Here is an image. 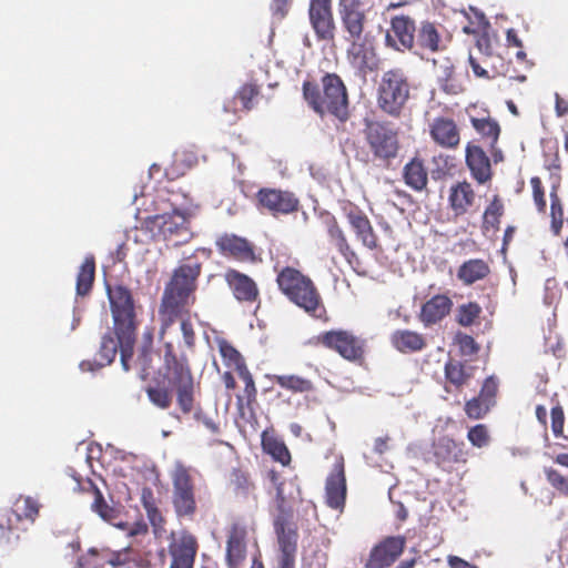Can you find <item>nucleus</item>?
Wrapping results in <instances>:
<instances>
[{
  "label": "nucleus",
  "instance_id": "31",
  "mask_svg": "<svg viewBox=\"0 0 568 568\" xmlns=\"http://www.w3.org/2000/svg\"><path fill=\"white\" fill-rule=\"evenodd\" d=\"M415 48L430 53H435L445 49L442 34L433 22H420V26L416 31Z\"/></svg>",
  "mask_w": 568,
  "mask_h": 568
},
{
  "label": "nucleus",
  "instance_id": "30",
  "mask_svg": "<svg viewBox=\"0 0 568 568\" xmlns=\"http://www.w3.org/2000/svg\"><path fill=\"white\" fill-rule=\"evenodd\" d=\"M434 458L443 469L452 467L456 463L466 462L462 444L449 437H442L434 444Z\"/></svg>",
  "mask_w": 568,
  "mask_h": 568
},
{
  "label": "nucleus",
  "instance_id": "12",
  "mask_svg": "<svg viewBox=\"0 0 568 568\" xmlns=\"http://www.w3.org/2000/svg\"><path fill=\"white\" fill-rule=\"evenodd\" d=\"M273 528L280 549V564L295 565L298 529L292 507L276 509Z\"/></svg>",
  "mask_w": 568,
  "mask_h": 568
},
{
  "label": "nucleus",
  "instance_id": "9",
  "mask_svg": "<svg viewBox=\"0 0 568 568\" xmlns=\"http://www.w3.org/2000/svg\"><path fill=\"white\" fill-rule=\"evenodd\" d=\"M171 503L178 518L192 520L197 513L196 487L191 467L178 462L171 471Z\"/></svg>",
  "mask_w": 568,
  "mask_h": 568
},
{
  "label": "nucleus",
  "instance_id": "63",
  "mask_svg": "<svg viewBox=\"0 0 568 568\" xmlns=\"http://www.w3.org/2000/svg\"><path fill=\"white\" fill-rule=\"evenodd\" d=\"M141 503L145 511L149 510L150 507L156 506L153 491L150 488H144L142 490Z\"/></svg>",
  "mask_w": 568,
  "mask_h": 568
},
{
  "label": "nucleus",
  "instance_id": "17",
  "mask_svg": "<svg viewBox=\"0 0 568 568\" xmlns=\"http://www.w3.org/2000/svg\"><path fill=\"white\" fill-rule=\"evenodd\" d=\"M223 278L239 303L247 305L260 303V288L251 276L230 267L225 270Z\"/></svg>",
  "mask_w": 568,
  "mask_h": 568
},
{
  "label": "nucleus",
  "instance_id": "38",
  "mask_svg": "<svg viewBox=\"0 0 568 568\" xmlns=\"http://www.w3.org/2000/svg\"><path fill=\"white\" fill-rule=\"evenodd\" d=\"M405 183L415 191H423L428 183V173L418 158L412 159L403 170Z\"/></svg>",
  "mask_w": 568,
  "mask_h": 568
},
{
  "label": "nucleus",
  "instance_id": "3",
  "mask_svg": "<svg viewBox=\"0 0 568 568\" xmlns=\"http://www.w3.org/2000/svg\"><path fill=\"white\" fill-rule=\"evenodd\" d=\"M201 272L202 264L196 260H189L174 268L170 281L164 286L159 306V316L163 317L166 326L183 310L195 304Z\"/></svg>",
  "mask_w": 568,
  "mask_h": 568
},
{
  "label": "nucleus",
  "instance_id": "24",
  "mask_svg": "<svg viewBox=\"0 0 568 568\" xmlns=\"http://www.w3.org/2000/svg\"><path fill=\"white\" fill-rule=\"evenodd\" d=\"M473 367L462 363L457 359H449L444 366V390L447 394L458 396L465 386L469 384L473 378Z\"/></svg>",
  "mask_w": 568,
  "mask_h": 568
},
{
  "label": "nucleus",
  "instance_id": "50",
  "mask_svg": "<svg viewBox=\"0 0 568 568\" xmlns=\"http://www.w3.org/2000/svg\"><path fill=\"white\" fill-rule=\"evenodd\" d=\"M267 479L270 483L274 486L276 495H275V503H276V509L281 508H287L291 507L287 505L285 495H284V479L282 478L281 474L275 469H270L267 471Z\"/></svg>",
  "mask_w": 568,
  "mask_h": 568
},
{
  "label": "nucleus",
  "instance_id": "62",
  "mask_svg": "<svg viewBox=\"0 0 568 568\" xmlns=\"http://www.w3.org/2000/svg\"><path fill=\"white\" fill-rule=\"evenodd\" d=\"M476 47L478 48V50L486 54V55H490L491 53V44H490V39L487 34H480L477 39H476Z\"/></svg>",
  "mask_w": 568,
  "mask_h": 568
},
{
  "label": "nucleus",
  "instance_id": "23",
  "mask_svg": "<svg viewBox=\"0 0 568 568\" xmlns=\"http://www.w3.org/2000/svg\"><path fill=\"white\" fill-rule=\"evenodd\" d=\"M429 136L443 149L455 150L460 144V130L454 119L436 116L429 123Z\"/></svg>",
  "mask_w": 568,
  "mask_h": 568
},
{
  "label": "nucleus",
  "instance_id": "51",
  "mask_svg": "<svg viewBox=\"0 0 568 568\" xmlns=\"http://www.w3.org/2000/svg\"><path fill=\"white\" fill-rule=\"evenodd\" d=\"M136 362L141 367L143 377L150 374L152 369V337L149 335V342L145 343L140 349Z\"/></svg>",
  "mask_w": 568,
  "mask_h": 568
},
{
  "label": "nucleus",
  "instance_id": "57",
  "mask_svg": "<svg viewBox=\"0 0 568 568\" xmlns=\"http://www.w3.org/2000/svg\"><path fill=\"white\" fill-rule=\"evenodd\" d=\"M459 347L464 355H474L478 352L479 347L474 339V337L469 335H463L459 338Z\"/></svg>",
  "mask_w": 568,
  "mask_h": 568
},
{
  "label": "nucleus",
  "instance_id": "27",
  "mask_svg": "<svg viewBox=\"0 0 568 568\" xmlns=\"http://www.w3.org/2000/svg\"><path fill=\"white\" fill-rule=\"evenodd\" d=\"M322 223L325 227L327 236L331 243L337 248L341 255L347 261L348 264H353L357 260L356 253L352 250L347 237L339 226L336 217L326 212L321 216Z\"/></svg>",
  "mask_w": 568,
  "mask_h": 568
},
{
  "label": "nucleus",
  "instance_id": "20",
  "mask_svg": "<svg viewBox=\"0 0 568 568\" xmlns=\"http://www.w3.org/2000/svg\"><path fill=\"white\" fill-rule=\"evenodd\" d=\"M406 539L403 536L386 537L369 554L365 568H387L403 554Z\"/></svg>",
  "mask_w": 568,
  "mask_h": 568
},
{
  "label": "nucleus",
  "instance_id": "22",
  "mask_svg": "<svg viewBox=\"0 0 568 568\" xmlns=\"http://www.w3.org/2000/svg\"><path fill=\"white\" fill-rule=\"evenodd\" d=\"M197 550L196 537L189 531H182L180 537L169 546L172 557L170 568H193Z\"/></svg>",
  "mask_w": 568,
  "mask_h": 568
},
{
  "label": "nucleus",
  "instance_id": "40",
  "mask_svg": "<svg viewBox=\"0 0 568 568\" xmlns=\"http://www.w3.org/2000/svg\"><path fill=\"white\" fill-rule=\"evenodd\" d=\"M273 382L293 394H310L315 390L314 383L311 379L295 374L274 375Z\"/></svg>",
  "mask_w": 568,
  "mask_h": 568
},
{
  "label": "nucleus",
  "instance_id": "58",
  "mask_svg": "<svg viewBox=\"0 0 568 568\" xmlns=\"http://www.w3.org/2000/svg\"><path fill=\"white\" fill-rule=\"evenodd\" d=\"M145 513H146L148 519L150 520L151 525L155 529H160L164 526L165 519H164L161 510L159 509L158 505L154 507H150V509L146 510Z\"/></svg>",
  "mask_w": 568,
  "mask_h": 568
},
{
  "label": "nucleus",
  "instance_id": "36",
  "mask_svg": "<svg viewBox=\"0 0 568 568\" xmlns=\"http://www.w3.org/2000/svg\"><path fill=\"white\" fill-rule=\"evenodd\" d=\"M41 504L31 496L20 495L13 503L11 509L7 510L14 523L21 526L22 521L33 524L39 516Z\"/></svg>",
  "mask_w": 568,
  "mask_h": 568
},
{
  "label": "nucleus",
  "instance_id": "32",
  "mask_svg": "<svg viewBox=\"0 0 568 568\" xmlns=\"http://www.w3.org/2000/svg\"><path fill=\"white\" fill-rule=\"evenodd\" d=\"M121 351L120 339L116 336V339L112 336L111 333H106L102 336L101 345L99 348V362L83 361L80 364L82 371L93 372L98 368L110 365L115 356L118 351Z\"/></svg>",
  "mask_w": 568,
  "mask_h": 568
},
{
  "label": "nucleus",
  "instance_id": "5",
  "mask_svg": "<svg viewBox=\"0 0 568 568\" xmlns=\"http://www.w3.org/2000/svg\"><path fill=\"white\" fill-rule=\"evenodd\" d=\"M108 296L113 317L114 333L121 344V365L130 371L136 339L134 301L129 288L123 285L108 286Z\"/></svg>",
  "mask_w": 568,
  "mask_h": 568
},
{
  "label": "nucleus",
  "instance_id": "18",
  "mask_svg": "<svg viewBox=\"0 0 568 568\" xmlns=\"http://www.w3.org/2000/svg\"><path fill=\"white\" fill-rule=\"evenodd\" d=\"M346 494L344 458L338 457L325 481V503L329 508L343 511Z\"/></svg>",
  "mask_w": 568,
  "mask_h": 568
},
{
  "label": "nucleus",
  "instance_id": "11",
  "mask_svg": "<svg viewBox=\"0 0 568 568\" xmlns=\"http://www.w3.org/2000/svg\"><path fill=\"white\" fill-rule=\"evenodd\" d=\"M141 229L154 241L174 240L175 244L186 242L191 235L187 217L179 211L146 216Z\"/></svg>",
  "mask_w": 568,
  "mask_h": 568
},
{
  "label": "nucleus",
  "instance_id": "25",
  "mask_svg": "<svg viewBox=\"0 0 568 568\" xmlns=\"http://www.w3.org/2000/svg\"><path fill=\"white\" fill-rule=\"evenodd\" d=\"M465 160L471 178L478 184H485L491 180L490 160L479 145L468 143L465 150Z\"/></svg>",
  "mask_w": 568,
  "mask_h": 568
},
{
  "label": "nucleus",
  "instance_id": "29",
  "mask_svg": "<svg viewBox=\"0 0 568 568\" xmlns=\"http://www.w3.org/2000/svg\"><path fill=\"white\" fill-rule=\"evenodd\" d=\"M476 193L471 184L462 181L453 184L449 189L448 203L455 216L465 215L475 205Z\"/></svg>",
  "mask_w": 568,
  "mask_h": 568
},
{
  "label": "nucleus",
  "instance_id": "37",
  "mask_svg": "<svg viewBox=\"0 0 568 568\" xmlns=\"http://www.w3.org/2000/svg\"><path fill=\"white\" fill-rule=\"evenodd\" d=\"M230 486L236 497L257 499L256 484L251 474L243 468H233L230 473Z\"/></svg>",
  "mask_w": 568,
  "mask_h": 568
},
{
  "label": "nucleus",
  "instance_id": "47",
  "mask_svg": "<svg viewBox=\"0 0 568 568\" xmlns=\"http://www.w3.org/2000/svg\"><path fill=\"white\" fill-rule=\"evenodd\" d=\"M260 95V87L256 83L248 82L243 84L236 92L234 99L239 100L244 111H251L254 108V100Z\"/></svg>",
  "mask_w": 568,
  "mask_h": 568
},
{
  "label": "nucleus",
  "instance_id": "43",
  "mask_svg": "<svg viewBox=\"0 0 568 568\" xmlns=\"http://www.w3.org/2000/svg\"><path fill=\"white\" fill-rule=\"evenodd\" d=\"M504 203L498 195H494L493 200L485 209L483 215V230L484 232H497L500 225V219L504 215Z\"/></svg>",
  "mask_w": 568,
  "mask_h": 568
},
{
  "label": "nucleus",
  "instance_id": "16",
  "mask_svg": "<svg viewBox=\"0 0 568 568\" xmlns=\"http://www.w3.org/2000/svg\"><path fill=\"white\" fill-rule=\"evenodd\" d=\"M247 526L233 521L226 530L225 562L227 568H242L247 554Z\"/></svg>",
  "mask_w": 568,
  "mask_h": 568
},
{
  "label": "nucleus",
  "instance_id": "6",
  "mask_svg": "<svg viewBox=\"0 0 568 568\" xmlns=\"http://www.w3.org/2000/svg\"><path fill=\"white\" fill-rule=\"evenodd\" d=\"M276 284L280 292L294 305L308 315L322 320L326 308L321 293L313 280L293 266L277 271Z\"/></svg>",
  "mask_w": 568,
  "mask_h": 568
},
{
  "label": "nucleus",
  "instance_id": "54",
  "mask_svg": "<svg viewBox=\"0 0 568 568\" xmlns=\"http://www.w3.org/2000/svg\"><path fill=\"white\" fill-rule=\"evenodd\" d=\"M551 430L555 437L564 436L565 414L562 407L558 404L551 408Z\"/></svg>",
  "mask_w": 568,
  "mask_h": 568
},
{
  "label": "nucleus",
  "instance_id": "19",
  "mask_svg": "<svg viewBox=\"0 0 568 568\" xmlns=\"http://www.w3.org/2000/svg\"><path fill=\"white\" fill-rule=\"evenodd\" d=\"M498 382L495 377H487L477 396L466 400L464 410L468 418L477 420L487 416L496 405Z\"/></svg>",
  "mask_w": 568,
  "mask_h": 568
},
{
  "label": "nucleus",
  "instance_id": "59",
  "mask_svg": "<svg viewBox=\"0 0 568 568\" xmlns=\"http://www.w3.org/2000/svg\"><path fill=\"white\" fill-rule=\"evenodd\" d=\"M468 61H469V64H470V67L473 69L474 74L477 78H483V79H489L490 78L489 74H488V71L481 67L479 61L471 53H469Z\"/></svg>",
  "mask_w": 568,
  "mask_h": 568
},
{
  "label": "nucleus",
  "instance_id": "26",
  "mask_svg": "<svg viewBox=\"0 0 568 568\" xmlns=\"http://www.w3.org/2000/svg\"><path fill=\"white\" fill-rule=\"evenodd\" d=\"M346 219L354 230L356 237L365 247L369 250H376L378 247V236L369 219L358 206H351L346 212Z\"/></svg>",
  "mask_w": 568,
  "mask_h": 568
},
{
  "label": "nucleus",
  "instance_id": "2",
  "mask_svg": "<svg viewBox=\"0 0 568 568\" xmlns=\"http://www.w3.org/2000/svg\"><path fill=\"white\" fill-rule=\"evenodd\" d=\"M339 16L344 39L349 43L347 59L366 75L379 67L374 38L366 31L367 18L358 0H339Z\"/></svg>",
  "mask_w": 568,
  "mask_h": 568
},
{
  "label": "nucleus",
  "instance_id": "28",
  "mask_svg": "<svg viewBox=\"0 0 568 568\" xmlns=\"http://www.w3.org/2000/svg\"><path fill=\"white\" fill-rule=\"evenodd\" d=\"M453 305L447 294L434 295L422 305L419 320L425 326L434 325L450 313Z\"/></svg>",
  "mask_w": 568,
  "mask_h": 568
},
{
  "label": "nucleus",
  "instance_id": "61",
  "mask_svg": "<svg viewBox=\"0 0 568 568\" xmlns=\"http://www.w3.org/2000/svg\"><path fill=\"white\" fill-rule=\"evenodd\" d=\"M447 562L449 568H478L476 565H473L467 560L453 555L448 556Z\"/></svg>",
  "mask_w": 568,
  "mask_h": 568
},
{
  "label": "nucleus",
  "instance_id": "4",
  "mask_svg": "<svg viewBox=\"0 0 568 568\" xmlns=\"http://www.w3.org/2000/svg\"><path fill=\"white\" fill-rule=\"evenodd\" d=\"M302 90L307 105L318 115L331 114L341 122L348 120L347 91L337 74L326 73L322 78V88L315 81L307 79L303 82Z\"/></svg>",
  "mask_w": 568,
  "mask_h": 568
},
{
  "label": "nucleus",
  "instance_id": "33",
  "mask_svg": "<svg viewBox=\"0 0 568 568\" xmlns=\"http://www.w3.org/2000/svg\"><path fill=\"white\" fill-rule=\"evenodd\" d=\"M79 485L81 486V489L83 491L93 495L94 500L91 507L94 513H97L105 521H109L112 525L118 526L120 528H124V524L115 523V519L119 517L118 509L108 505L102 493L91 479H87L84 483Z\"/></svg>",
  "mask_w": 568,
  "mask_h": 568
},
{
  "label": "nucleus",
  "instance_id": "48",
  "mask_svg": "<svg viewBox=\"0 0 568 568\" xmlns=\"http://www.w3.org/2000/svg\"><path fill=\"white\" fill-rule=\"evenodd\" d=\"M20 530H26V528L16 524L8 511L0 517V541H10L12 536L14 539H19L18 531Z\"/></svg>",
  "mask_w": 568,
  "mask_h": 568
},
{
  "label": "nucleus",
  "instance_id": "55",
  "mask_svg": "<svg viewBox=\"0 0 568 568\" xmlns=\"http://www.w3.org/2000/svg\"><path fill=\"white\" fill-rule=\"evenodd\" d=\"M530 184L532 187V196H534V202L537 206V210L539 212H545L546 199H545V191H544V186H542V182H541L540 178H538V176L531 178Z\"/></svg>",
  "mask_w": 568,
  "mask_h": 568
},
{
  "label": "nucleus",
  "instance_id": "1",
  "mask_svg": "<svg viewBox=\"0 0 568 568\" xmlns=\"http://www.w3.org/2000/svg\"><path fill=\"white\" fill-rule=\"evenodd\" d=\"M160 320V339L163 347L160 355L163 361V371L154 378V384L146 387L145 393L149 400L161 409H168L172 405L173 394L176 395V404L180 410L187 415L195 404V385L193 374L185 355L179 356L172 342L165 341V336L179 321L184 344L187 348L195 345L196 334L192 323L191 307L183 310L170 325H165L162 316Z\"/></svg>",
  "mask_w": 568,
  "mask_h": 568
},
{
  "label": "nucleus",
  "instance_id": "21",
  "mask_svg": "<svg viewBox=\"0 0 568 568\" xmlns=\"http://www.w3.org/2000/svg\"><path fill=\"white\" fill-rule=\"evenodd\" d=\"M308 14L317 39L326 41L333 40L335 36V22L331 0H311Z\"/></svg>",
  "mask_w": 568,
  "mask_h": 568
},
{
  "label": "nucleus",
  "instance_id": "44",
  "mask_svg": "<svg viewBox=\"0 0 568 568\" xmlns=\"http://www.w3.org/2000/svg\"><path fill=\"white\" fill-rule=\"evenodd\" d=\"M217 346L225 366L237 371L246 364L242 354L229 341L224 338L219 339Z\"/></svg>",
  "mask_w": 568,
  "mask_h": 568
},
{
  "label": "nucleus",
  "instance_id": "35",
  "mask_svg": "<svg viewBox=\"0 0 568 568\" xmlns=\"http://www.w3.org/2000/svg\"><path fill=\"white\" fill-rule=\"evenodd\" d=\"M490 274L489 263L483 258H470L457 268V278L466 286L485 280Z\"/></svg>",
  "mask_w": 568,
  "mask_h": 568
},
{
  "label": "nucleus",
  "instance_id": "56",
  "mask_svg": "<svg viewBox=\"0 0 568 568\" xmlns=\"http://www.w3.org/2000/svg\"><path fill=\"white\" fill-rule=\"evenodd\" d=\"M131 554L132 549L130 547H125L119 551H114L110 555L108 564L114 568L125 567L132 560Z\"/></svg>",
  "mask_w": 568,
  "mask_h": 568
},
{
  "label": "nucleus",
  "instance_id": "14",
  "mask_svg": "<svg viewBox=\"0 0 568 568\" xmlns=\"http://www.w3.org/2000/svg\"><path fill=\"white\" fill-rule=\"evenodd\" d=\"M417 27L409 16L398 14L390 18L385 43L396 51H412L415 48Z\"/></svg>",
  "mask_w": 568,
  "mask_h": 568
},
{
  "label": "nucleus",
  "instance_id": "42",
  "mask_svg": "<svg viewBox=\"0 0 568 568\" xmlns=\"http://www.w3.org/2000/svg\"><path fill=\"white\" fill-rule=\"evenodd\" d=\"M470 123L483 139L489 141L491 146L497 143L500 134V126L495 119L489 115L483 118L470 116Z\"/></svg>",
  "mask_w": 568,
  "mask_h": 568
},
{
  "label": "nucleus",
  "instance_id": "10",
  "mask_svg": "<svg viewBox=\"0 0 568 568\" xmlns=\"http://www.w3.org/2000/svg\"><path fill=\"white\" fill-rule=\"evenodd\" d=\"M312 343L337 353L348 362L362 363L365 359L367 341L353 331L331 329L322 332L313 338Z\"/></svg>",
  "mask_w": 568,
  "mask_h": 568
},
{
  "label": "nucleus",
  "instance_id": "60",
  "mask_svg": "<svg viewBox=\"0 0 568 568\" xmlns=\"http://www.w3.org/2000/svg\"><path fill=\"white\" fill-rule=\"evenodd\" d=\"M195 418L201 422L212 434L220 433V426L213 418L207 417L201 413H196Z\"/></svg>",
  "mask_w": 568,
  "mask_h": 568
},
{
  "label": "nucleus",
  "instance_id": "45",
  "mask_svg": "<svg viewBox=\"0 0 568 568\" xmlns=\"http://www.w3.org/2000/svg\"><path fill=\"white\" fill-rule=\"evenodd\" d=\"M550 217L551 231L555 235H559L564 224V209L561 200L557 194V186H552L550 192Z\"/></svg>",
  "mask_w": 568,
  "mask_h": 568
},
{
  "label": "nucleus",
  "instance_id": "46",
  "mask_svg": "<svg viewBox=\"0 0 568 568\" xmlns=\"http://www.w3.org/2000/svg\"><path fill=\"white\" fill-rule=\"evenodd\" d=\"M481 307L476 302L462 304L457 308L456 321L460 326L468 327L479 317Z\"/></svg>",
  "mask_w": 568,
  "mask_h": 568
},
{
  "label": "nucleus",
  "instance_id": "7",
  "mask_svg": "<svg viewBox=\"0 0 568 568\" xmlns=\"http://www.w3.org/2000/svg\"><path fill=\"white\" fill-rule=\"evenodd\" d=\"M364 139L372 154L373 162L389 168L398 155V132L387 122L371 121L364 129Z\"/></svg>",
  "mask_w": 568,
  "mask_h": 568
},
{
  "label": "nucleus",
  "instance_id": "49",
  "mask_svg": "<svg viewBox=\"0 0 568 568\" xmlns=\"http://www.w3.org/2000/svg\"><path fill=\"white\" fill-rule=\"evenodd\" d=\"M467 439L474 447L484 448L490 443V433L485 424H477L467 432Z\"/></svg>",
  "mask_w": 568,
  "mask_h": 568
},
{
  "label": "nucleus",
  "instance_id": "15",
  "mask_svg": "<svg viewBox=\"0 0 568 568\" xmlns=\"http://www.w3.org/2000/svg\"><path fill=\"white\" fill-rule=\"evenodd\" d=\"M217 252L240 263L254 264L260 261L255 245L247 239L233 233H223L215 240Z\"/></svg>",
  "mask_w": 568,
  "mask_h": 568
},
{
  "label": "nucleus",
  "instance_id": "41",
  "mask_svg": "<svg viewBox=\"0 0 568 568\" xmlns=\"http://www.w3.org/2000/svg\"><path fill=\"white\" fill-rule=\"evenodd\" d=\"M95 278V260L93 255L84 258L77 275V295L87 296L93 286Z\"/></svg>",
  "mask_w": 568,
  "mask_h": 568
},
{
  "label": "nucleus",
  "instance_id": "34",
  "mask_svg": "<svg viewBox=\"0 0 568 568\" xmlns=\"http://www.w3.org/2000/svg\"><path fill=\"white\" fill-rule=\"evenodd\" d=\"M390 343L398 352L408 354L423 351L426 338L423 334L410 329H397L390 336Z\"/></svg>",
  "mask_w": 568,
  "mask_h": 568
},
{
  "label": "nucleus",
  "instance_id": "52",
  "mask_svg": "<svg viewBox=\"0 0 568 568\" xmlns=\"http://www.w3.org/2000/svg\"><path fill=\"white\" fill-rule=\"evenodd\" d=\"M548 483L564 495L568 496V479L554 468H545Z\"/></svg>",
  "mask_w": 568,
  "mask_h": 568
},
{
  "label": "nucleus",
  "instance_id": "39",
  "mask_svg": "<svg viewBox=\"0 0 568 568\" xmlns=\"http://www.w3.org/2000/svg\"><path fill=\"white\" fill-rule=\"evenodd\" d=\"M262 448L263 452L270 455L274 462L280 463L284 467L291 465L292 455L286 444L281 438L263 433Z\"/></svg>",
  "mask_w": 568,
  "mask_h": 568
},
{
  "label": "nucleus",
  "instance_id": "13",
  "mask_svg": "<svg viewBox=\"0 0 568 568\" xmlns=\"http://www.w3.org/2000/svg\"><path fill=\"white\" fill-rule=\"evenodd\" d=\"M255 205L261 213L278 217L296 213L301 202L298 196L290 190L261 187L255 194Z\"/></svg>",
  "mask_w": 568,
  "mask_h": 568
},
{
  "label": "nucleus",
  "instance_id": "64",
  "mask_svg": "<svg viewBox=\"0 0 568 568\" xmlns=\"http://www.w3.org/2000/svg\"><path fill=\"white\" fill-rule=\"evenodd\" d=\"M239 377L244 382L245 386L255 385L254 378L248 371L246 364L236 371Z\"/></svg>",
  "mask_w": 568,
  "mask_h": 568
},
{
  "label": "nucleus",
  "instance_id": "8",
  "mask_svg": "<svg viewBox=\"0 0 568 568\" xmlns=\"http://www.w3.org/2000/svg\"><path fill=\"white\" fill-rule=\"evenodd\" d=\"M410 85L405 72L390 69L383 73L377 88V105L390 116H399L409 98Z\"/></svg>",
  "mask_w": 568,
  "mask_h": 568
},
{
  "label": "nucleus",
  "instance_id": "53",
  "mask_svg": "<svg viewBox=\"0 0 568 568\" xmlns=\"http://www.w3.org/2000/svg\"><path fill=\"white\" fill-rule=\"evenodd\" d=\"M236 400L239 410H242L244 407H246L248 410H253V406L257 400L256 386H244L243 394L237 395Z\"/></svg>",
  "mask_w": 568,
  "mask_h": 568
}]
</instances>
